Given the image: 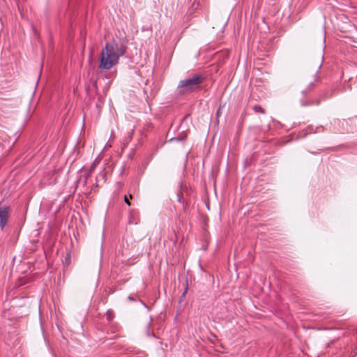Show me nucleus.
Wrapping results in <instances>:
<instances>
[{
  "instance_id": "nucleus-1",
  "label": "nucleus",
  "mask_w": 357,
  "mask_h": 357,
  "mask_svg": "<svg viewBox=\"0 0 357 357\" xmlns=\"http://www.w3.org/2000/svg\"><path fill=\"white\" fill-rule=\"evenodd\" d=\"M126 47L113 40L107 43L102 48L100 56L98 68L102 70H109L119 63L120 57L126 53Z\"/></svg>"
},
{
  "instance_id": "nucleus-2",
  "label": "nucleus",
  "mask_w": 357,
  "mask_h": 357,
  "mask_svg": "<svg viewBox=\"0 0 357 357\" xmlns=\"http://www.w3.org/2000/svg\"><path fill=\"white\" fill-rule=\"evenodd\" d=\"M205 77L202 75L195 74L181 80L177 86V92L179 95L190 94L202 89V84Z\"/></svg>"
},
{
  "instance_id": "nucleus-3",
  "label": "nucleus",
  "mask_w": 357,
  "mask_h": 357,
  "mask_svg": "<svg viewBox=\"0 0 357 357\" xmlns=\"http://www.w3.org/2000/svg\"><path fill=\"white\" fill-rule=\"evenodd\" d=\"M319 79L318 71H317L312 77L309 76L305 77L303 79V83L306 88L302 91L303 95L306 96L308 93L312 91L315 88Z\"/></svg>"
},
{
  "instance_id": "nucleus-4",
  "label": "nucleus",
  "mask_w": 357,
  "mask_h": 357,
  "mask_svg": "<svg viewBox=\"0 0 357 357\" xmlns=\"http://www.w3.org/2000/svg\"><path fill=\"white\" fill-rule=\"evenodd\" d=\"M100 162V160L96 158L93 163L91 165L89 169H83L82 172V175L80 176H84L85 178H87L88 177L93 176L92 172L95 169V168L97 167L98 163Z\"/></svg>"
},
{
  "instance_id": "nucleus-5",
  "label": "nucleus",
  "mask_w": 357,
  "mask_h": 357,
  "mask_svg": "<svg viewBox=\"0 0 357 357\" xmlns=\"http://www.w3.org/2000/svg\"><path fill=\"white\" fill-rule=\"evenodd\" d=\"M100 162V160L96 158L93 163L91 165L89 169H83L82 172V175L80 176H84L85 178H87L88 177L93 176L92 172L95 169V168L97 167L98 163Z\"/></svg>"
},
{
  "instance_id": "nucleus-6",
  "label": "nucleus",
  "mask_w": 357,
  "mask_h": 357,
  "mask_svg": "<svg viewBox=\"0 0 357 357\" xmlns=\"http://www.w3.org/2000/svg\"><path fill=\"white\" fill-rule=\"evenodd\" d=\"M100 162V160L96 158L93 163L91 165L89 169H83L82 172V175L80 176H84L85 178H87L88 177L93 176L92 172L95 169V168L97 167L98 163Z\"/></svg>"
},
{
  "instance_id": "nucleus-7",
  "label": "nucleus",
  "mask_w": 357,
  "mask_h": 357,
  "mask_svg": "<svg viewBox=\"0 0 357 357\" xmlns=\"http://www.w3.org/2000/svg\"><path fill=\"white\" fill-rule=\"evenodd\" d=\"M321 102V100L319 99L317 100H301V105L303 107H307V106H313V105H319Z\"/></svg>"
},
{
  "instance_id": "nucleus-8",
  "label": "nucleus",
  "mask_w": 357,
  "mask_h": 357,
  "mask_svg": "<svg viewBox=\"0 0 357 357\" xmlns=\"http://www.w3.org/2000/svg\"><path fill=\"white\" fill-rule=\"evenodd\" d=\"M252 109L256 113L265 114V110L259 105H255L253 106Z\"/></svg>"
},
{
  "instance_id": "nucleus-9",
  "label": "nucleus",
  "mask_w": 357,
  "mask_h": 357,
  "mask_svg": "<svg viewBox=\"0 0 357 357\" xmlns=\"http://www.w3.org/2000/svg\"><path fill=\"white\" fill-rule=\"evenodd\" d=\"M8 137L6 134H1L0 136V144H2L3 142H6Z\"/></svg>"
},
{
  "instance_id": "nucleus-10",
  "label": "nucleus",
  "mask_w": 357,
  "mask_h": 357,
  "mask_svg": "<svg viewBox=\"0 0 357 357\" xmlns=\"http://www.w3.org/2000/svg\"><path fill=\"white\" fill-rule=\"evenodd\" d=\"M87 181H88V180H85V179H83V180H77V184H78V185H86Z\"/></svg>"
},
{
  "instance_id": "nucleus-11",
  "label": "nucleus",
  "mask_w": 357,
  "mask_h": 357,
  "mask_svg": "<svg viewBox=\"0 0 357 357\" xmlns=\"http://www.w3.org/2000/svg\"><path fill=\"white\" fill-rule=\"evenodd\" d=\"M107 316L108 319H112L114 317L113 312L111 310L107 312Z\"/></svg>"
},
{
  "instance_id": "nucleus-12",
  "label": "nucleus",
  "mask_w": 357,
  "mask_h": 357,
  "mask_svg": "<svg viewBox=\"0 0 357 357\" xmlns=\"http://www.w3.org/2000/svg\"><path fill=\"white\" fill-rule=\"evenodd\" d=\"M124 201H125V202H126L128 206H130V202H129V200L128 199L127 196H125V197H124Z\"/></svg>"
},
{
  "instance_id": "nucleus-13",
  "label": "nucleus",
  "mask_w": 357,
  "mask_h": 357,
  "mask_svg": "<svg viewBox=\"0 0 357 357\" xmlns=\"http://www.w3.org/2000/svg\"><path fill=\"white\" fill-rule=\"evenodd\" d=\"M187 289H188V288H186V289H185V291L183 292V295H182V297H184V296H185V294H186V292H187Z\"/></svg>"
},
{
  "instance_id": "nucleus-14",
  "label": "nucleus",
  "mask_w": 357,
  "mask_h": 357,
  "mask_svg": "<svg viewBox=\"0 0 357 357\" xmlns=\"http://www.w3.org/2000/svg\"><path fill=\"white\" fill-rule=\"evenodd\" d=\"M220 109H218V111H217V115H218V116L219 114H220Z\"/></svg>"
},
{
  "instance_id": "nucleus-15",
  "label": "nucleus",
  "mask_w": 357,
  "mask_h": 357,
  "mask_svg": "<svg viewBox=\"0 0 357 357\" xmlns=\"http://www.w3.org/2000/svg\"><path fill=\"white\" fill-rule=\"evenodd\" d=\"M220 109H218V111H217V115H218V116L219 114H220Z\"/></svg>"
},
{
  "instance_id": "nucleus-16",
  "label": "nucleus",
  "mask_w": 357,
  "mask_h": 357,
  "mask_svg": "<svg viewBox=\"0 0 357 357\" xmlns=\"http://www.w3.org/2000/svg\"><path fill=\"white\" fill-rule=\"evenodd\" d=\"M13 145V144L8 146V150H10L12 148Z\"/></svg>"
},
{
  "instance_id": "nucleus-17",
  "label": "nucleus",
  "mask_w": 357,
  "mask_h": 357,
  "mask_svg": "<svg viewBox=\"0 0 357 357\" xmlns=\"http://www.w3.org/2000/svg\"><path fill=\"white\" fill-rule=\"evenodd\" d=\"M174 139H176V140H178V139H176V138H172V139H171V140H174Z\"/></svg>"
},
{
  "instance_id": "nucleus-18",
  "label": "nucleus",
  "mask_w": 357,
  "mask_h": 357,
  "mask_svg": "<svg viewBox=\"0 0 357 357\" xmlns=\"http://www.w3.org/2000/svg\"><path fill=\"white\" fill-rule=\"evenodd\" d=\"M178 201L181 202V197L178 196Z\"/></svg>"
}]
</instances>
